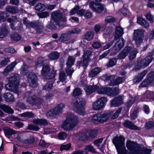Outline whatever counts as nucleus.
Returning a JSON list of instances; mask_svg holds the SVG:
<instances>
[{
    "mask_svg": "<svg viewBox=\"0 0 154 154\" xmlns=\"http://www.w3.org/2000/svg\"><path fill=\"white\" fill-rule=\"evenodd\" d=\"M137 22L144 28H148L149 26L148 23L142 18H138L137 19Z\"/></svg>",
    "mask_w": 154,
    "mask_h": 154,
    "instance_id": "72a5a7b5",
    "label": "nucleus"
},
{
    "mask_svg": "<svg viewBox=\"0 0 154 154\" xmlns=\"http://www.w3.org/2000/svg\"><path fill=\"white\" fill-rule=\"evenodd\" d=\"M85 150L91 152L93 153H96V151L95 149L91 145H88L85 146Z\"/></svg>",
    "mask_w": 154,
    "mask_h": 154,
    "instance_id": "864d4df0",
    "label": "nucleus"
},
{
    "mask_svg": "<svg viewBox=\"0 0 154 154\" xmlns=\"http://www.w3.org/2000/svg\"><path fill=\"white\" fill-rule=\"evenodd\" d=\"M107 101V99L105 97L100 98L92 104V108L94 110H99L103 108Z\"/></svg>",
    "mask_w": 154,
    "mask_h": 154,
    "instance_id": "2eb2a0df",
    "label": "nucleus"
},
{
    "mask_svg": "<svg viewBox=\"0 0 154 154\" xmlns=\"http://www.w3.org/2000/svg\"><path fill=\"white\" fill-rule=\"evenodd\" d=\"M27 81L30 86L32 88H35L37 86V76L34 73L31 72L29 74Z\"/></svg>",
    "mask_w": 154,
    "mask_h": 154,
    "instance_id": "6ab92c4d",
    "label": "nucleus"
},
{
    "mask_svg": "<svg viewBox=\"0 0 154 154\" xmlns=\"http://www.w3.org/2000/svg\"><path fill=\"white\" fill-rule=\"evenodd\" d=\"M82 94L81 91L79 88H75L73 92V96L74 97L79 96Z\"/></svg>",
    "mask_w": 154,
    "mask_h": 154,
    "instance_id": "5fc2aeb1",
    "label": "nucleus"
},
{
    "mask_svg": "<svg viewBox=\"0 0 154 154\" xmlns=\"http://www.w3.org/2000/svg\"><path fill=\"white\" fill-rule=\"evenodd\" d=\"M125 139L122 136L115 137L112 140L118 154H127V151L125 146Z\"/></svg>",
    "mask_w": 154,
    "mask_h": 154,
    "instance_id": "f03ea898",
    "label": "nucleus"
},
{
    "mask_svg": "<svg viewBox=\"0 0 154 154\" xmlns=\"http://www.w3.org/2000/svg\"><path fill=\"white\" fill-rule=\"evenodd\" d=\"M51 17L56 25L62 28L65 27L66 19L61 12L58 11L54 12L51 14Z\"/></svg>",
    "mask_w": 154,
    "mask_h": 154,
    "instance_id": "7ed1b4c3",
    "label": "nucleus"
},
{
    "mask_svg": "<svg viewBox=\"0 0 154 154\" xmlns=\"http://www.w3.org/2000/svg\"><path fill=\"white\" fill-rule=\"evenodd\" d=\"M101 69L100 67H96L93 69L89 73V76L92 78L96 76L100 72Z\"/></svg>",
    "mask_w": 154,
    "mask_h": 154,
    "instance_id": "2f4dec72",
    "label": "nucleus"
},
{
    "mask_svg": "<svg viewBox=\"0 0 154 154\" xmlns=\"http://www.w3.org/2000/svg\"><path fill=\"white\" fill-rule=\"evenodd\" d=\"M59 53L55 51L50 53L48 56L49 59L51 60H57L59 58Z\"/></svg>",
    "mask_w": 154,
    "mask_h": 154,
    "instance_id": "c9c22d12",
    "label": "nucleus"
},
{
    "mask_svg": "<svg viewBox=\"0 0 154 154\" xmlns=\"http://www.w3.org/2000/svg\"><path fill=\"white\" fill-rule=\"evenodd\" d=\"M65 71L67 75H69L70 77H71L74 71V70L73 68H72V67L67 66Z\"/></svg>",
    "mask_w": 154,
    "mask_h": 154,
    "instance_id": "8fccbe9b",
    "label": "nucleus"
},
{
    "mask_svg": "<svg viewBox=\"0 0 154 154\" xmlns=\"http://www.w3.org/2000/svg\"><path fill=\"white\" fill-rule=\"evenodd\" d=\"M0 107L4 112L8 113L10 112V108L8 106L4 104H0Z\"/></svg>",
    "mask_w": 154,
    "mask_h": 154,
    "instance_id": "603ef678",
    "label": "nucleus"
},
{
    "mask_svg": "<svg viewBox=\"0 0 154 154\" xmlns=\"http://www.w3.org/2000/svg\"><path fill=\"white\" fill-rule=\"evenodd\" d=\"M137 53V49H134V50L131 53L129 56V59L131 60L134 59L136 56Z\"/></svg>",
    "mask_w": 154,
    "mask_h": 154,
    "instance_id": "e2e57ef3",
    "label": "nucleus"
},
{
    "mask_svg": "<svg viewBox=\"0 0 154 154\" xmlns=\"http://www.w3.org/2000/svg\"><path fill=\"white\" fill-rule=\"evenodd\" d=\"M97 131L96 130H92L89 132V136L90 137H94L97 135Z\"/></svg>",
    "mask_w": 154,
    "mask_h": 154,
    "instance_id": "338daca9",
    "label": "nucleus"
},
{
    "mask_svg": "<svg viewBox=\"0 0 154 154\" xmlns=\"http://www.w3.org/2000/svg\"><path fill=\"white\" fill-rule=\"evenodd\" d=\"M11 37L12 39L16 41H19L21 39L20 35L16 32L12 33L11 35Z\"/></svg>",
    "mask_w": 154,
    "mask_h": 154,
    "instance_id": "79ce46f5",
    "label": "nucleus"
},
{
    "mask_svg": "<svg viewBox=\"0 0 154 154\" xmlns=\"http://www.w3.org/2000/svg\"><path fill=\"white\" fill-rule=\"evenodd\" d=\"M119 91V88L116 87L114 88L104 87L99 89L98 93L100 94H106L110 96H114L117 95Z\"/></svg>",
    "mask_w": 154,
    "mask_h": 154,
    "instance_id": "6e6552de",
    "label": "nucleus"
},
{
    "mask_svg": "<svg viewBox=\"0 0 154 154\" xmlns=\"http://www.w3.org/2000/svg\"><path fill=\"white\" fill-rule=\"evenodd\" d=\"M140 145L135 154H150L149 150L143 148Z\"/></svg>",
    "mask_w": 154,
    "mask_h": 154,
    "instance_id": "473e14b6",
    "label": "nucleus"
},
{
    "mask_svg": "<svg viewBox=\"0 0 154 154\" xmlns=\"http://www.w3.org/2000/svg\"><path fill=\"white\" fill-rule=\"evenodd\" d=\"M85 103L83 99L77 98L72 101V105L75 111L80 115H84L85 113L84 106Z\"/></svg>",
    "mask_w": 154,
    "mask_h": 154,
    "instance_id": "39448f33",
    "label": "nucleus"
},
{
    "mask_svg": "<svg viewBox=\"0 0 154 154\" xmlns=\"http://www.w3.org/2000/svg\"><path fill=\"white\" fill-rule=\"evenodd\" d=\"M23 23L25 25L26 28L29 29V26L31 22L26 17H23Z\"/></svg>",
    "mask_w": 154,
    "mask_h": 154,
    "instance_id": "3c124183",
    "label": "nucleus"
},
{
    "mask_svg": "<svg viewBox=\"0 0 154 154\" xmlns=\"http://www.w3.org/2000/svg\"><path fill=\"white\" fill-rule=\"evenodd\" d=\"M136 143L131 142L130 140H128L127 141L126 146L127 148L132 152L135 154L138 149L140 146Z\"/></svg>",
    "mask_w": 154,
    "mask_h": 154,
    "instance_id": "4be33fe9",
    "label": "nucleus"
},
{
    "mask_svg": "<svg viewBox=\"0 0 154 154\" xmlns=\"http://www.w3.org/2000/svg\"><path fill=\"white\" fill-rule=\"evenodd\" d=\"M19 76L18 74L12 73L10 77V91L17 92L19 86Z\"/></svg>",
    "mask_w": 154,
    "mask_h": 154,
    "instance_id": "1a4fd4ad",
    "label": "nucleus"
},
{
    "mask_svg": "<svg viewBox=\"0 0 154 154\" xmlns=\"http://www.w3.org/2000/svg\"><path fill=\"white\" fill-rule=\"evenodd\" d=\"M75 60V58L72 56H69L67 58V61L66 63V66L72 67L74 64Z\"/></svg>",
    "mask_w": 154,
    "mask_h": 154,
    "instance_id": "f704fd0d",
    "label": "nucleus"
},
{
    "mask_svg": "<svg viewBox=\"0 0 154 154\" xmlns=\"http://www.w3.org/2000/svg\"><path fill=\"white\" fill-rule=\"evenodd\" d=\"M25 97L27 102L32 105H38L44 103L41 98L37 99L35 94L31 91L26 93Z\"/></svg>",
    "mask_w": 154,
    "mask_h": 154,
    "instance_id": "423d86ee",
    "label": "nucleus"
},
{
    "mask_svg": "<svg viewBox=\"0 0 154 154\" xmlns=\"http://www.w3.org/2000/svg\"><path fill=\"white\" fill-rule=\"evenodd\" d=\"M103 77H104L105 78V79L106 81L109 82L110 81V82L109 83V85L110 86H113V85H111V83L112 81H114V79L115 78V75H110L108 76L107 75H105L103 76Z\"/></svg>",
    "mask_w": 154,
    "mask_h": 154,
    "instance_id": "58836bf2",
    "label": "nucleus"
},
{
    "mask_svg": "<svg viewBox=\"0 0 154 154\" xmlns=\"http://www.w3.org/2000/svg\"><path fill=\"white\" fill-rule=\"evenodd\" d=\"M116 60L117 59L115 58H113L110 60L107 63V66L110 67L114 66L116 63Z\"/></svg>",
    "mask_w": 154,
    "mask_h": 154,
    "instance_id": "49530a36",
    "label": "nucleus"
},
{
    "mask_svg": "<svg viewBox=\"0 0 154 154\" xmlns=\"http://www.w3.org/2000/svg\"><path fill=\"white\" fill-rule=\"evenodd\" d=\"M146 19L148 20L150 23H152L154 21L153 16L150 13L146 14L145 15Z\"/></svg>",
    "mask_w": 154,
    "mask_h": 154,
    "instance_id": "4d7b16f0",
    "label": "nucleus"
},
{
    "mask_svg": "<svg viewBox=\"0 0 154 154\" xmlns=\"http://www.w3.org/2000/svg\"><path fill=\"white\" fill-rule=\"evenodd\" d=\"M79 139L80 140L85 141L88 140V137L85 132L80 133L79 135Z\"/></svg>",
    "mask_w": 154,
    "mask_h": 154,
    "instance_id": "37998d69",
    "label": "nucleus"
},
{
    "mask_svg": "<svg viewBox=\"0 0 154 154\" xmlns=\"http://www.w3.org/2000/svg\"><path fill=\"white\" fill-rule=\"evenodd\" d=\"M147 76L148 78L142 82L141 85L142 87H146L148 86L154 80V72L149 73Z\"/></svg>",
    "mask_w": 154,
    "mask_h": 154,
    "instance_id": "5701e85b",
    "label": "nucleus"
},
{
    "mask_svg": "<svg viewBox=\"0 0 154 154\" xmlns=\"http://www.w3.org/2000/svg\"><path fill=\"white\" fill-rule=\"evenodd\" d=\"M154 57L151 55H148L144 59H140L137 61V63L133 70L137 71L141 68H144L147 66L153 60Z\"/></svg>",
    "mask_w": 154,
    "mask_h": 154,
    "instance_id": "0eeeda50",
    "label": "nucleus"
},
{
    "mask_svg": "<svg viewBox=\"0 0 154 154\" xmlns=\"http://www.w3.org/2000/svg\"><path fill=\"white\" fill-rule=\"evenodd\" d=\"M99 87L97 85H95L93 86L91 85H86L84 87V89L87 95H89L92 93L96 91H98L100 89Z\"/></svg>",
    "mask_w": 154,
    "mask_h": 154,
    "instance_id": "b1692460",
    "label": "nucleus"
},
{
    "mask_svg": "<svg viewBox=\"0 0 154 154\" xmlns=\"http://www.w3.org/2000/svg\"><path fill=\"white\" fill-rule=\"evenodd\" d=\"M68 32L67 33L62 34L61 35L59 39V42H63L67 41L69 39V35Z\"/></svg>",
    "mask_w": 154,
    "mask_h": 154,
    "instance_id": "e433bc0d",
    "label": "nucleus"
},
{
    "mask_svg": "<svg viewBox=\"0 0 154 154\" xmlns=\"http://www.w3.org/2000/svg\"><path fill=\"white\" fill-rule=\"evenodd\" d=\"M7 26L3 24L0 27V38H3L6 36L8 32Z\"/></svg>",
    "mask_w": 154,
    "mask_h": 154,
    "instance_id": "c756f323",
    "label": "nucleus"
},
{
    "mask_svg": "<svg viewBox=\"0 0 154 154\" xmlns=\"http://www.w3.org/2000/svg\"><path fill=\"white\" fill-rule=\"evenodd\" d=\"M49 66L48 64L44 65L42 70V74L45 78L51 79L54 77L56 73V71L53 69L51 73H49Z\"/></svg>",
    "mask_w": 154,
    "mask_h": 154,
    "instance_id": "4468645a",
    "label": "nucleus"
},
{
    "mask_svg": "<svg viewBox=\"0 0 154 154\" xmlns=\"http://www.w3.org/2000/svg\"><path fill=\"white\" fill-rule=\"evenodd\" d=\"M147 70H145L140 73L138 74L133 79V82L134 83L139 82L143 79L147 72Z\"/></svg>",
    "mask_w": 154,
    "mask_h": 154,
    "instance_id": "cd10ccee",
    "label": "nucleus"
},
{
    "mask_svg": "<svg viewBox=\"0 0 154 154\" xmlns=\"http://www.w3.org/2000/svg\"><path fill=\"white\" fill-rule=\"evenodd\" d=\"M41 18L46 17L49 16V14L48 12H43L39 13L37 14Z\"/></svg>",
    "mask_w": 154,
    "mask_h": 154,
    "instance_id": "680f3d73",
    "label": "nucleus"
},
{
    "mask_svg": "<svg viewBox=\"0 0 154 154\" xmlns=\"http://www.w3.org/2000/svg\"><path fill=\"white\" fill-rule=\"evenodd\" d=\"M92 52L89 50H85L84 51L82 57L83 60L79 61L77 63L79 65H81L83 66H85L88 65V62L90 61L89 57L91 55Z\"/></svg>",
    "mask_w": 154,
    "mask_h": 154,
    "instance_id": "dca6fc26",
    "label": "nucleus"
},
{
    "mask_svg": "<svg viewBox=\"0 0 154 154\" xmlns=\"http://www.w3.org/2000/svg\"><path fill=\"white\" fill-rule=\"evenodd\" d=\"M126 79L125 76L118 77L116 79H114V81H112L111 84L113 86L122 83L124 82Z\"/></svg>",
    "mask_w": 154,
    "mask_h": 154,
    "instance_id": "c85d7f7f",
    "label": "nucleus"
},
{
    "mask_svg": "<svg viewBox=\"0 0 154 154\" xmlns=\"http://www.w3.org/2000/svg\"><path fill=\"white\" fill-rule=\"evenodd\" d=\"M34 138L31 137L27 139H25L24 143L26 144H31L34 143Z\"/></svg>",
    "mask_w": 154,
    "mask_h": 154,
    "instance_id": "13d9d810",
    "label": "nucleus"
},
{
    "mask_svg": "<svg viewBox=\"0 0 154 154\" xmlns=\"http://www.w3.org/2000/svg\"><path fill=\"white\" fill-rule=\"evenodd\" d=\"M112 112H101L94 115L92 118V122L94 123L99 124L103 123L107 121L112 115Z\"/></svg>",
    "mask_w": 154,
    "mask_h": 154,
    "instance_id": "20e7f679",
    "label": "nucleus"
},
{
    "mask_svg": "<svg viewBox=\"0 0 154 154\" xmlns=\"http://www.w3.org/2000/svg\"><path fill=\"white\" fill-rule=\"evenodd\" d=\"M144 32L143 30L137 29L134 31V39L137 45L140 44L142 42Z\"/></svg>",
    "mask_w": 154,
    "mask_h": 154,
    "instance_id": "a211bd4d",
    "label": "nucleus"
},
{
    "mask_svg": "<svg viewBox=\"0 0 154 154\" xmlns=\"http://www.w3.org/2000/svg\"><path fill=\"white\" fill-rule=\"evenodd\" d=\"M45 8V5L41 3L38 4L35 7V9L38 11H42L44 10Z\"/></svg>",
    "mask_w": 154,
    "mask_h": 154,
    "instance_id": "a18cd8bd",
    "label": "nucleus"
},
{
    "mask_svg": "<svg viewBox=\"0 0 154 154\" xmlns=\"http://www.w3.org/2000/svg\"><path fill=\"white\" fill-rule=\"evenodd\" d=\"M89 5L93 11L99 13L102 12L105 9V7L103 5L95 3L94 2H90Z\"/></svg>",
    "mask_w": 154,
    "mask_h": 154,
    "instance_id": "aec40b11",
    "label": "nucleus"
},
{
    "mask_svg": "<svg viewBox=\"0 0 154 154\" xmlns=\"http://www.w3.org/2000/svg\"><path fill=\"white\" fill-rule=\"evenodd\" d=\"M65 107V105L64 104L62 103L58 104L53 109L48 112L46 113L47 116L51 118L55 117L62 112Z\"/></svg>",
    "mask_w": 154,
    "mask_h": 154,
    "instance_id": "9b49d317",
    "label": "nucleus"
},
{
    "mask_svg": "<svg viewBox=\"0 0 154 154\" xmlns=\"http://www.w3.org/2000/svg\"><path fill=\"white\" fill-rule=\"evenodd\" d=\"M80 8L78 5H76L75 7L72 9L70 12V14L73 15L75 13H77V14L81 16L84 15L85 10L84 9H81L79 10Z\"/></svg>",
    "mask_w": 154,
    "mask_h": 154,
    "instance_id": "a878e982",
    "label": "nucleus"
},
{
    "mask_svg": "<svg viewBox=\"0 0 154 154\" xmlns=\"http://www.w3.org/2000/svg\"><path fill=\"white\" fill-rule=\"evenodd\" d=\"M115 30L114 38L115 40H116L122 36L124 32L123 28L120 26H116V27Z\"/></svg>",
    "mask_w": 154,
    "mask_h": 154,
    "instance_id": "bb28decb",
    "label": "nucleus"
},
{
    "mask_svg": "<svg viewBox=\"0 0 154 154\" xmlns=\"http://www.w3.org/2000/svg\"><path fill=\"white\" fill-rule=\"evenodd\" d=\"M65 107V105L64 104L62 103L58 104L53 109L48 112L46 113L47 116L51 118L55 117L62 112Z\"/></svg>",
    "mask_w": 154,
    "mask_h": 154,
    "instance_id": "f8f14e48",
    "label": "nucleus"
},
{
    "mask_svg": "<svg viewBox=\"0 0 154 154\" xmlns=\"http://www.w3.org/2000/svg\"><path fill=\"white\" fill-rule=\"evenodd\" d=\"M122 110L121 108H119L112 116L111 119H116L117 118L119 114L120 113Z\"/></svg>",
    "mask_w": 154,
    "mask_h": 154,
    "instance_id": "bf43d9fd",
    "label": "nucleus"
},
{
    "mask_svg": "<svg viewBox=\"0 0 154 154\" xmlns=\"http://www.w3.org/2000/svg\"><path fill=\"white\" fill-rule=\"evenodd\" d=\"M44 63V59L42 57H39L37 59L36 66L37 67H40L43 65Z\"/></svg>",
    "mask_w": 154,
    "mask_h": 154,
    "instance_id": "09e8293b",
    "label": "nucleus"
},
{
    "mask_svg": "<svg viewBox=\"0 0 154 154\" xmlns=\"http://www.w3.org/2000/svg\"><path fill=\"white\" fill-rule=\"evenodd\" d=\"M144 95L146 96L147 98H151L152 99H154V92L152 91H146Z\"/></svg>",
    "mask_w": 154,
    "mask_h": 154,
    "instance_id": "c03bdc74",
    "label": "nucleus"
},
{
    "mask_svg": "<svg viewBox=\"0 0 154 154\" xmlns=\"http://www.w3.org/2000/svg\"><path fill=\"white\" fill-rule=\"evenodd\" d=\"M112 31V29L109 26H106L103 30L104 34L106 35H108L110 34Z\"/></svg>",
    "mask_w": 154,
    "mask_h": 154,
    "instance_id": "6e6d98bb",
    "label": "nucleus"
},
{
    "mask_svg": "<svg viewBox=\"0 0 154 154\" xmlns=\"http://www.w3.org/2000/svg\"><path fill=\"white\" fill-rule=\"evenodd\" d=\"M79 122L78 117L76 115L70 113L66 120L63 122L61 128L65 131L72 130Z\"/></svg>",
    "mask_w": 154,
    "mask_h": 154,
    "instance_id": "f257e3e1",
    "label": "nucleus"
},
{
    "mask_svg": "<svg viewBox=\"0 0 154 154\" xmlns=\"http://www.w3.org/2000/svg\"><path fill=\"white\" fill-rule=\"evenodd\" d=\"M71 146V144L70 143L66 145H61L60 147V150L62 151L64 150H69Z\"/></svg>",
    "mask_w": 154,
    "mask_h": 154,
    "instance_id": "052dcab7",
    "label": "nucleus"
},
{
    "mask_svg": "<svg viewBox=\"0 0 154 154\" xmlns=\"http://www.w3.org/2000/svg\"><path fill=\"white\" fill-rule=\"evenodd\" d=\"M65 107V105L64 104L62 103L58 104L53 109L48 112L46 113L47 116L51 118L55 117L62 112Z\"/></svg>",
    "mask_w": 154,
    "mask_h": 154,
    "instance_id": "ddd939ff",
    "label": "nucleus"
},
{
    "mask_svg": "<svg viewBox=\"0 0 154 154\" xmlns=\"http://www.w3.org/2000/svg\"><path fill=\"white\" fill-rule=\"evenodd\" d=\"M20 116L29 118H33L34 117V114L32 112H26L20 114Z\"/></svg>",
    "mask_w": 154,
    "mask_h": 154,
    "instance_id": "ea45409f",
    "label": "nucleus"
},
{
    "mask_svg": "<svg viewBox=\"0 0 154 154\" xmlns=\"http://www.w3.org/2000/svg\"><path fill=\"white\" fill-rule=\"evenodd\" d=\"M94 34L93 32H88L85 35V39L88 40L90 41L93 38Z\"/></svg>",
    "mask_w": 154,
    "mask_h": 154,
    "instance_id": "de8ad7c7",
    "label": "nucleus"
},
{
    "mask_svg": "<svg viewBox=\"0 0 154 154\" xmlns=\"http://www.w3.org/2000/svg\"><path fill=\"white\" fill-rule=\"evenodd\" d=\"M33 122L36 125L32 124L29 125L28 126V129L33 131H37L39 129V128L38 125H46L48 124L47 120L44 119H34L33 120Z\"/></svg>",
    "mask_w": 154,
    "mask_h": 154,
    "instance_id": "9d476101",
    "label": "nucleus"
},
{
    "mask_svg": "<svg viewBox=\"0 0 154 154\" xmlns=\"http://www.w3.org/2000/svg\"><path fill=\"white\" fill-rule=\"evenodd\" d=\"M70 34L74 33H79L81 32V30L79 28H74L68 31Z\"/></svg>",
    "mask_w": 154,
    "mask_h": 154,
    "instance_id": "0e129e2a",
    "label": "nucleus"
},
{
    "mask_svg": "<svg viewBox=\"0 0 154 154\" xmlns=\"http://www.w3.org/2000/svg\"><path fill=\"white\" fill-rule=\"evenodd\" d=\"M10 15V8L8 7L6 8L5 11L2 12L0 14V22H4L7 20V21H9Z\"/></svg>",
    "mask_w": 154,
    "mask_h": 154,
    "instance_id": "393cba45",
    "label": "nucleus"
},
{
    "mask_svg": "<svg viewBox=\"0 0 154 154\" xmlns=\"http://www.w3.org/2000/svg\"><path fill=\"white\" fill-rule=\"evenodd\" d=\"M53 83L51 81H49L44 86L43 89L47 91H50L52 88Z\"/></svg>",
    "mask_w": 154,
    "mask_h": 154,
    "instance_id": "a19ab883",
    "label": "nucleus"
},
{
    "mask_svg": "<svg viewBox=\"0 0 154 154\" xmlns=\"http://www.w3.org/2000/svg\"><path fill=\"white\" fill-rule=\"evenodd\" d=\"M124 41L122 38L119 39L116 44L114 45L112 51L113 54H116L124 46Z\"/></svg>",
    "mask_w": 154,
    "mask_h": 154,
    "instance_id": "412c9836",
    "label": "nucleus"
},
{
    "mask_svg": "<svg viewBox=\"0 0 154 154\" xmlns=\"http://www.w3.org/2000/svg\"><path fill=\"white\" fill-rule=\"evenodd\" d=\"M66 74L64 71H61L59 74V79L60 81L64 82L66 79Z\"/></svg>",
    "mask_w": 154,
    "mask_h": 154,
    "instance_id": "4c0bfd02",
    "label": "nucleus"
},
{
    "mask_svg": "<svg viewBox=\"0 0 154 154\" xmlns=\"http://www.w3.org/2000/svg\"><path fill=\"white\" fill-rule=\"evenodd\" d=\"M124 125L125 127L131 129L137 130H139L140 129L139 128L137 127L131 122L128 120L125 121L124 123Z\"/></svg>",
    "mask_w": 154,
    "mask_h": 154,
    "instance_id": "7c9ffc66",
    "label": "nucleus"
},
{
    "mask_svg": "<svg viewBox=\"0 0 154 154\" xmlns=\"http://www.w3.org/2000/svg\"><path fill=\"white\" fill-rule=\"evenodd\" d=\"M46 27L51 29H55L56 28V26L51 21L49 23V24Z\"/></svg>",
    "mask_w": 154,
    "mask_h": 154,
    "instance_id": "69168bd1",
    "label": "nucleus"
},
{
    "mask_svg": "<svg viewBox=\"0 0 154 154\" xmlns=\"http://www.w3.org/2000/svg\"><path fill=\"white\" fill-rule=\"evenodd\" d=\"M105 20L106 22L110 23L114 22L115 21V20L114 18L109 16L107 17L106 18Z\"/></svg>",
    "mask_w": 154,
    "mask_h": 154,
    "instance_id": "774afa93",
    "label": "nucleus"
},
{
    "mask_svg": "<svg viewBox=\"0 0 154 154\" xmlns=\"http://www.w3.org/2000/svg\"><path fill=\"white\" fill-rule=\"evenodd\" d=\"M31 28L35 29L37 33L40 34L43 31L44 28L43 24L38 20L31 21L29 26V29Z\"/></svg>",
    "mask_w": 154,
    "mask_h": 154,
    "instance_id": "f3484780",
    "label": "nucleus"
}]
</instances>
